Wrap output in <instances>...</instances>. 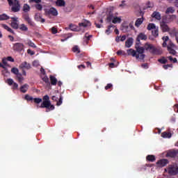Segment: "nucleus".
I'll return each instance as SVG.
<instances>
[{
	"label": "nucleus",
	"instance_id": "1a4fd4ad",
	"mask_svg": "<svg viewBox=\"0 0 178 178\" xmlns=\"http://www.w3.org/2000/svg\"><path fill=\"white\" fill-rule=\"evenodd\" d=\"M127 52L129 56H134L136 58V59H138V58H140V55L137 54V51L133 49H128Z\"/></svg>",
	"mask_w": 178,
	"mask_h": 178
},
{
	"label": "nucleus",
	"instance_id": "3c124183",
	"mask_svg": "<svg viewBox=\"0 0 178 178\" xmlns=\"http://www.w3.org/2000/svg\"><path fill=\"white\" fill-rule=\"evenodd\" d=\"M7 83H8V86H13V84L15 82L13 81V79H7Z\"/></svg>",
	"mask_w": 178,
	"mask_h": 178
},
{
	"label": "nucleus",
	"instance_id": "39448f33",
	"mask_svg": "<svg viewBox=\"0 0 178 178\" xmlns=\"http://www.w3.org/2000/svg\"><path fill=\"white\" fill-rule=\"evenodd\" d=\"M22 18L31 27H34L35 26V23H34V22H33L31 18H30V15H29V13H22Z\"/></svg>",
	"mask_w": 178,
	"mask_h": 178
},
{
	"label": "nucleus",
	"instance_id": "0eeeda50",
	"mask_svg": "<svg viewBox=\"0 0 178 178\" xmlns=\"http://www.w3.org/2000/svg\"><path fill=\"white\" fill-rule=\"evenodd\" d=\"M13 50L17 52H22V51H24V44L23 43L17 42L13 45Z\"/></svg>",
	"mask_w": 178,
	"mask_h": 178
},
{
	"label": "nucleus",
	"instance_id": "9b49d317",
	"mask_svg": "<svg viewBox=\"0 0 178 178\" xmlns=\"http://www.w3.org/2000/svg\"><path fill=\"white\" fill-rule=\"evenodd\" d=\"M11 27L17 30L19 29V24H17V17H11Z\"/></svg>",
	"mask_w": 178,
	"mask_h": 178
},
{
	"label": "nucleus",
	"instance_id": "bf43d9fd",
	"mask_svg": "<svg viewBox=\"0 0 178 178\" xmlns=\"http://www.w3.org/2000/svg\"><path fill=\"white\" fill-rule=\"evenodd\" d=\"M51 33H52V34H56V33H58V29L56 27H52Z\"/></svg>",
	"mask_w": 178,
	"mask_h": 178
},
{
	"label": "nucleus",
	"instance_id": "49530a36",
	"mask_svg": "<svg viewBox=\"0 0 178 178\" xmlns=\"http://www.w3.org/2000/svg\"><path fill=\"white\" fill-rule=\"evenodd\" d=\"M28 45L29 47H31V48H37V46H35V44H34V42H31V40L28 42Z\"/></svg>",
	"mask_w": 178,
	"mask_h": 178
},
{
	"label": "nucleus",
	"instance_id": "7ed1b4c3",
	"mask_svg": "<svg viewBox=\"0 0 178 178\" xmlns=\"http://www.w3.org/2000/svg\"><path fill=\"white\" fill-rule=\"evenodd\" d=\"M165 172H168V175L170 176H176L178 173L177 165H170L168 166V169H165Z\"/></svg>",
	"mask_w": 178,
	"mask_h": 178
},
{
	"label": "nucleus",
	"instance_id": "412c9836",
	"mask_svg": "<svg viewBox=\"0 0 178 178\" xmlns=\"http://www.w3.org/2000/svg\"><path fill=\"white\" fill-rule=\"evenodd\" d=\"M30 9H31V8L30 7V6L27 3H24L22 8V10L24 12V13H29V12H30Z\"/></svg>",
	"mask_w": 178,
	"mask_h": 178
},
{
	"label": "nucleus",
	"instance_id": "4d7b16f0",
	"mask_svg": "<svg viewBox=\"0 0 178 178\" xmlns=\"http://www.w3.org/2000/svg\"><path fill=\"white\" fill-rule=\"evenodd\" d=\"M134 24V22H131L129 25H128V27L129 29V31L130 30H134V26L133 25Z\"/></svg>",
	"mask_w": 178,
	"mask_h": 178
},
{
	"label": "nucleus",
	"instance_id": "680f3d73",
	"mask_svg": "<svg viewBox=\"0 0 178 178\" xmlns=\"http://www.w3.org/2000/svg\"><path fill=\"white\" fill-rule=\"evenodd\" d=\"M6 59L8 60V62H15V59L12 58V56H8Z\"/></svg>",
	"mask_w": 178,
	"mask_h": 178
},
{
	"label": "nucleus",
	"instance_id": "9d476101",
	"mask_svg": "<svg viewBox=\"0 0 178 178\" xmlns=\"http://www.w3.org/2000/svg\"><path fill=\"white\" fill-rule=\"evenodd\" d=\"M148 38V36H147V35H145V33H140L138 35L137 38H136V41L137 42H140V41L143 40V41H147Z\"/></svg>",
	"mask_w": 178,
	"mask_h": 178
},
{
	"label": "nucleus",
	"instance_id": "6e6552de",
	"mask_svg": "<svg viewBox=\"0 0 178 178\" xmlns=\"http://www.w3.org/2000/svg\"><path fill=\"white\" fill-rule=\"evenodd\" d=\"M19 67L22 70L26 69V70H30L31 69V64L24 61L19 65Z\"/></svg>",
	"mask_w": 178,
	"mask_h": 178
},
{
	"label": "nucleus",
	"instance_id": "c9c22d12",
	"mask_svg": "<svg viewBox=\"0 0 178 178\" xmlns=\"http://www.w3.org/2000/svg\"><path fill=\"white\" fill-rule=\"evenodd\" d=\"M158 62H159V63H161L162 65H165V63H168V59H166L165 57H162L161 58L158 60Z\"/></svg>",
	"mask_w": 178,
	"mask_h": 178
},
{
	"label": "nucleus",
	"instance_id": "f3484780",
	"mask_svg": "<svg viewBox=\"0 0 178 178\" xmlns=\"http://www.w3.org/2000/svg\"><path fill=\"white\" fill-rule=\"evenodd\" d=\"M152 17H153L154 19H156V20H161V19H162V16L161 15V13L156 11H154L152 14Z\"/></svg>",
	"mask_w": 178,
	"mask_h": 178
},
{
	"label": "nucleus",
	"instance_id": "4c0bfd02",
	"mask_svg": "<svg viewBox=\"0 0 178 178\" xmlns=\"http://www.w3.org/2000/svg\"><path fill=\"white\" fill-rule=\"evenodd\" d=\"M155 29H156V26H155L154 24L151 23L147 25V30H149V31L154 30Z\"/></svg>",
	"mask_w": 178,
	"mask_h": 178
},
{
	"label": "nucleus",
	"instance_id": "473e14b6",
	"mask_svg": "<svg viewBox=\"0 0 178 178\" xmlns=\"http://www.w3.org/2000/svg\"><path fill=\"white\" fill-rule=\"evenodd\" d=\"M19 30H21V31H29V28L27 27V26H26V24H22L19 26Z\"/></svg>",
	"mask_w": 178,
	"mask_h": 178
},
{
	"label": "nucleus",
	"instance_id": "2f4dec72",
	"mask_svg": "<svg viewBox=\"0 0 178 178\" xmlns=\"http://www.w3.org/2000/svg\"><path fill=\"white\" fill-rule=\"evenodd\" d=\"M122 22V18L119 17H114L113 19L112 23L116 24V23H120Z\"/></svg>",
	"mask_w": 178,
	"mask_h": 178
},
{
	"label": "nucleus",
	"instance_id": "20e7f679",
	"mask_svg": "<svg viewBox=\"0 0 178 178\" xmlns=\"http://www.w3.org/2000/svg\"><path fill=\"white\" fill-rule=\"evenodd\" d=\"M40 108H46V112H49L55 109V106L51 104V102L43 101Z\"/></svg>",
	"mask_w": 178,
	"mask_h": 178
},
{
	"label": "nucleus",
	"instance_id": "09e8293b",
	"mask_svg": "<svg viewBox=\"0 0 178 178\" xmlns=\"http://www.w3.org/2000/svg\"><path fill=\"white\" fill-rule=\"evenodd\" d=\"M47 73L45 72V70L43 67L40 68V76H45Z\"/></svg>",
	"mask_w": 178,
	"mask_h": 178
},
{
	"label": "nucleus",
	"instance_id": "ddd939ff",
	"mask_svg": "<svg viewBox=\"0 0 178 178\" xmlns=\"http://www.w3.org/2000/svg\"><path fill=\"white\" fill-rule=\"evenodd\" d=\"M121 30L123 31V33H129V31H130L129 24H127V22L122 23L121 26Z\"/></svg>",
	"mask_w": 178,
	"mask_h": 178
},
{
	"label": "nucleus",
	"instance_id": "8fccbe9b",
	"mask_svg": "<svg viewBox=\"0 0 178 178\" xmlns=\"http://www.w3.org/2000/svg\"><path fill=\"white\" fill-rule=\"evenodd\" d=\"M146 6L147 8H154V3H151V1H147Z\"/></svg>",
	"mask_w": 178,
	"mask_h": 178
},
{
	"label": "nucleus",
	"instance_id": "a211bd4d",
	"mask_svg": "<svg viewBox=\"0 0 178 178\" xmlns=\"http://www.w3.org/2000/svg\"><path fill=\"white\" fill-rule=\"evenodd\" d=\"M133 42H134L133 38H129L125 42V47H127V48H130V47L133 45Z\"/></svg>",
	"mask_w": 178,
	"mask_h": 178
},
{
	"label": "nucleus",
	"instance_id": "052dcab7",
	"mask_svg": "<svg viewBox=\"0 0 178 178\" xmlns=\"http://www.w3.org/2000/svg\"><path fill=\"white\" fill-rule=\"evenodd\" d=\"M31 2H35V3H41V0H29V3H31Z\"/></svg>",
	"mask_w": 178,
	"mask_h": 178
},
{
	"label": "nucleus",
	"instance_id": "4468645a",
	"mask_svg": "<svg viewBox=\"0 0 178 178\" xmlns=\"http://www.w3.org/2000/svg\"><path fill=\"white\" fill-rule=\"evenodd\" d=\"M47 15H52V16H56L58 15V10L56 8L52 7L47 11Z\"/></svg>",
	"mask_w": 178,
	"mask_h": 178
},
{
	"label": "nucleus",
	"instance_id": "2eb2a0df",
	"mask_svg": "<svg viewBox=\"0 0 178 178\" xmlns=\"http://www.w3.org/2000/svg\"><path fill=\"white\" fill-rule=\"evenodd\" d=\"M177 150H170L167 153V156H169L170 158H176L177 156Z\"/></svg>",
	"mask_w": 178,
	"mask_h": 178
},
{
	"label": "nucleus",
	"instance_id": "69168bd1",
	"mask_svg": "<svg viewBox=\"0 0 178 178\" xmlns=\"http://www.w3.org/2000/svg\"><path fill=\"white\" fill-rule=\"evenodd\" d=\"M17 87H19V85L17 83H13V90H16V88H17Z\"/></svg>",
	"mask_w": 178,
	"mask_h": 178
},
{
	"label": "nucleus",
	"instance_id": "f257e3e1",
	"mask_svg": "<svg viewBox=\"0 0 178 178\" xmlns=\"http://www.w3.org/2000/svg\"><path fill=\"white\" fill-rule=\"evenodd\" d=\"M8 2V5L11 6V10L14 13H16L17 12H20V1L19 0H7Z\"/></svg>",
	"mask_w": 178,
	"mask_h": 178
},
{
	"label": "nucleus",
	"instance_id": "79ce46f5",
	"mask_svg": "<svg viewBox=\"0 0 178 178\" xmlns=\"http://www.w3.org/2000/svg\"><path fill=\"white\" fill-rule=\"evenodd\" d=\"M72 51L74 52H76V54H80V49H79V46H74L73 48H72Z\"/></svg>",
	"mask_w": 178,
	"mask_h": 178
},
{
	"label": "nucleus",
	"instance_id": "f03ea898",
	"mask_svg": "<svg viewBox=\"0 0 178 178\" xmlns=\"http://www.w3.org/2000/svg\"><path fill=\"white\" fill-rule=\"evenodd\" d=\"M145 51H149L153 55H161V50L148 42L145 44Z\"/></svg>",
	"mask_w": 178,
	"mask_h": 178
},
{
	"label": "nucleus",
	"instance_id": "6ab92c4d",
	"mask_svg": "<svg viewBox=\"0 0 178 178\" xmlns=\"http://www.w3.org/2000/svg\"><path fill=\"white\" fill-rule=\"evenodd\" d=\"M173 47H175V44H172L170 46H168V51L170 55H176L177 52L176 50L173 49Z\"/></svg>",
	"mask_w": 178,
	"mask_h": 178
},
{
	"label": "nucleus",
	"instance_id": "cd10ccee",
	"mask_svg": "<svg viewBox=\"0 0 178 178\" xmlns=\"http://www.w3.org/2000/svg\"><path fill=\"white\" fill-rule=\"evenodd\" d=\"M146 159L147 161H149V162H155V161H156V159L154 155H147Z\"/></svg>",
	"mask_w": 178,
	"mask_h": 178
},
{
	"label": "nucleus",
	"instance_id": "dca6fc26",
	"mask_svg": "<svg viewBox=\"0 0 178 178\" xmlns=\"http://www.w3.org/2000/svg\"><path fill=\"white\" fill-rule=\"evenodd\" d=\"M160 26L163 33H167V31H169V26H168V24H166L164 22H161Z\"/></svg>",
	"mask_w": 178,
	"mask_h": 178
},
{
	"label": "nucleus",
	"instance_id": "f704fd0d",
	"mask_svg": "<svg viewBox=\"0 0 178 178\" xmlns=\"http://www.w3.org/2000/svg\"><path fill=\"white\" fill-rule=\"evenodd\" d=\"M166 15H169V13H175V8L173 7H169L165 10Z\"/></svg>",
	"mask_w": 178,
	"mask_h": 178
},
{
	"label": "nucleus",
	"instance_id": "a19ab883",
	"mask_svg": "<svg viewBox=\"0 0 178 178\" xmlns=\"http://www.w3.org/2000/svg\"><path fill=\"white\" fill-rule=\"evenodd\" d=\"M113 18H114L113 15H108V16L107 17L106 20H107V22H108V23H111V22H113Z\"/></svg>",
	"mask_w": 178,
	"mask_h": 178
},
{
	"label": "nucleus",
	"instance_id": "de8ad7c7",
	"mask_svg": "<svg viewBox=\"0 0 178 178\" xmlns=\"http://www.w3.org/2000/svg\"><path fill=\"white\" fill-rule=\"evenodd\" d=\"M163 69H165V70H168V69H169V67H173V65L172 64H167V65H163Z\"/></svg>",
	"mask_w": 178,
	"mask_h": 178
},
{
	"label": "nucleus",
	"instance_id": "603ef678",
	"mask_svg": "<svg viewBox=\"0 0 178 178\" xmlns=\"http://www.w3.org/2000/svg\"><path fill=\"white\" fill-rule=\"evenodd\" d=\"M35 19L36 22H40V20H41V15L36 14L35 15Z\"/></svg>",
	"mask_w": 178,
	"mask_h": 178
},
{
	"label": "nucleus",
	"instance_id": "4be33fe9",
	"mask_svg": "<svg viewBox=\"0 0 178 178\" xmlns=\"http://www.w3.org/2000/svg\"><path fill=\"white\" fill-rule=\"evenodd\" d=\"M49 79L51 86H56V83H58V79H56V78L52 75H50Z\"/></svg>",
	"mask_w": 178,
	"mask_h": 178
},
{
	"label": "nucleus",
	"instance_id": "a878e982",
	"mask_svg": "<svg viewBox=\"0 0 178 178\" xmlns=\"http://www.w3.org/2000/svg\"><path fill=\"white\" fill-rule=\"evenodd\" d=\"M152 34L154 38H156L159 35V31L158 28H156L154 29H152Z\"/></svg>",
	"mask_w": 178,
	"mask_h": 178
},
{
	"label": "nucleus",
	"instance_id": "ea45409f",
	"mask_svg": "<svg viewBox=\"0 0 178 178\" xmlns=\"http://www.w3.org/2000/svg\"><path fill=\"white\" fill-rule=\"evenodd\" d=\"M35 9L38 10H42V5L40 4V3H38L35 5Z\"/></svg>",
	"mask_w": 178,
	"mask_h": 178
},
{
	"label": "nucleus",
	"instance_id": "338daca9",
	"mask_svg": "<svg viewBox=\"0 0 178 178\" xmlns=\"http://www.w3.org/2000/svg\"><path fill=\"white\" fill-rule=\"evenodd\" d=\"M124 2H126V1H122V3L120 4V8H124V6H126V3H124Z\"/></svg>",
	"mask_w": 178,
	"mask_h": 178
},
{
	"label": "nucleus",
	"instance_id": "e433bc0d",
	"mask_svg": "<svg viewBox=\"0 0 178 178\" xmlns=\"http://www.w3.org/2000/svg\"><path fill=\"white\" fill-rule=\"evenodd\" d=\"M88 24H90V22L85 21L84 22L79 23V27H87V26H88Z\"/></svg>",
	"mask_w": 178,
	"mask_h": 178
},
{
	"label": "nucleus",
	"instance_id": "f8f14e48",
	"mask_svg": "<svg viewBox=\"0 0 178 178\" xmlns=\"http://www.w3.org/2000/svg\"><path fill=\"white\" fill-rule=\"evenodd\" d=\"M167 163H168V161L165 159H161L156 162L159 168H163Z\"/></svg>",
	"mask_w": 178,
	"mask_h": 178
},
{
	"label": "nucleus",
	"instance_id": "393cba45",
	"mask_svg": "<svg viewBox=\"0 0 178 178\" xmlns=\"http://www.w3.org/2000/svg\"><path fill=\"white\" fill-rule=\"evenodd\" d=\"M161 137H163V138H170L172 134L170 132L164 131L161 134Z\"/></svg>",
	"mask_w": 178,
	"mask_h": 178
},
{
	"label": "nucleus",
	"instance_id": "864d4df0",
	"mask_svg": "<svg viewBox=\"0 0 178 178\" xmlns=\"http://www.w3.org/2000/svg\"><path fill=\"white\" fill-rule=\"evenodd\" d=\"M2 62L4 66H9V64H8V60L6 58H3Z\"/></svg>",
	"mask_w": 178,
	"mask_h": 178
},
{
	"label": "nucleus",
	"instance_id": "13d9d810",
	"mask_svg": "<svg viewBox=\"0 0 178 178\" xmlns=\"http://www.w3.org/2000/svg\"><path fill=\"white\" fill-rule=\"evenodd\" d=\"M92 37V35H88V33L85 34V38H86L87 41H90V38Z\"/></svg>",
	"mask_w": 178,
	"mask_h": 178
},
{
	"label": "nucleus",
	"instance_id": "7c9ffc66",
	"mask_svg": "<svg viewBox=\"0 0 178 178\" xmlns=\"http://www.w3.org/2000/svg\"><path fill=\"white\" fill-rule=\"evenodd\" d=\"M10 17L6 14H2L0 15V22L2 20H9Z\"/></svg>",
	"mask_w": 178,
	"mask_h": 178
},
{
	"label": "nucleus",
	"instance_id": "c03bdc74",
	"mask_svg": "<svg viewBox=\"0 0 178 178\" xmlns=\"http://www.w3.org/2000/svg\"><path fill=\"white\" fill-rule=\"evenodd\" d=\"M33 102H35V104H40V103L42 102V99H41V98H33Z\"/></svg>",
	"mask_w": 178,
	"mask_h": 178
},
{
	"label": "nucleus",
	"instance_id": "72a5a7b5",
	"mask_svg": "<svg viewBox=\"0 0 178 178\" xmlns=\"http://www.w3.org/2000/svg\"><path fill=\"white\" fill-rule=\"evenodd\" d=\"M112 27H115V25H109L107 27V29L105 31L106 34H107V35H109V34H111V33H112V30H111V29H112Z\"/></svg>",
	"mask_w": 178,
	"mask_h": 178
},
{
	"label": "nucleus",
	"instance_id": "e2e57ef3",
	"mask_svg": "<svg viewBox=\"0 0 178 178\" xmlns=\"http://www.w3.org/2000/svg\"><path fill=\"white\" fill-rule=\"evenodd\" d=\"M141 67L143 69H148V63H143V64L141 65Z\"/></svg>",
	"mask_w": 178,
	"mask_h": 178
},
{
	"label": "nucleus",
	"instance_id": "423d86ee",
	"mask_svg": "<svg viewBox=\"0 0 178 178\" xmlns=\"http://www.w3.org/2000/svg\"><path fill=\"white\" fill-rule=\"evenodd\" d=\"M144 51H145V46L143 47H136V52L139 54L140 60H143L144 58H145V54H144Z\"/></svg>",
	"mask_w": 178,
	"mask_h": 178
},
{
	"label": "nucleus",
	"instance_id": "5fc2aeb1",
	"mask_svg": "<svg viewBox=\"0 0 178 178\" xmlns=\"http://www.w3.org/2000/svg\"><path fill=\"white\" fill-rule=\"evenodd\" d=\"M112 87H113V86L112 85V83H108V84L105 86V90H109V89L112 88Z\"/></svg>",
	"mask_w": 178,
	"mask_h": 178
},
{
	"label": "nucleus",
	"instance_id": "37998d69",
	"mask_svg": "<svg viewBox=\"0 0 178 178\" xmlns=\"http://www.w3.org/2000/svg\"><path fill=\"white\" fill-rule=\"evenodd\" d=\"M25 99L26 101H33L34 98L33 97L30 96L29 95H26Z\"/></svg>",
	"mask_w": 178,
	"mask_h": 178
},
{
	"label": "nucleus",
	"instance_id": "6e6d98bb",
	"mask_svg": "<svg viewBox=\"0 0 178 178\" xmlns=\"http://www.w3.org/2000/svg\"><path fill=\"white\" fill-rule=\"evenodd\" d=\"M43 101L51 102V100H49V96H48V95H44L43 97Z\"/></svg>",
	"mask_w": 178,
	"mask_h": 178
},
{
	"label": "nucleus",
	"instance_id": "c756f323",
	"mask_svg": "<svg viewBox=\"0 0 178 178\" xmlns=\"http://www.w3.org/2000/svg\"><path fill=\"white\" fill-rule=\"evenodd\" d=\"M16 76L19 83H23V80H24L23 75L21 73L18 72V74H17Z\"/></svg>",
	"mask_w": 178,
	"mask_h": 178
},
{
	"label": "nucleus",
	"instance_id": "774afa93",
	"mask_svg": "<svg viewBox=\"0 0 178 178\" xmlns=\"http://www.w3.org/2000/svg\"><path fill=\"white\" fill-rule=\"evenodd\" d=\"M163 40L165 42H166V41H169V36H163Z\"/></svg>",
	"mask_w": 178,
	"mask_h": 178
},
{
	"label": "nucleus",
	"instance_id": "aec40b11",
	"mask_svg": "<svg viewBox=\"0 0 178 178\" xmlns=\"http://www.w3.org/2000/svg\"><path fill=\"white\" fill-rule=\"evenodd\" d=\"M20 91L21 92H23L24 94H26L27 92V90H29V84L25 83L23 86L20 87Z\"/></svg>",
	"mask_w": 178,
	"mask_h": 178
},
{
	"label": "nucleus",
	"instance_id": "58836bf2",
	"mask_svg": "<svg viewBox=\"0 0 178 178\" xmlns=\"http://www.w3.org/2000/svg\"><path fill=\"white\" fill-rule=\"evenodd\" d=\"M63 97H62V95H60V98L58 101L57 100V103H56L57 106H60V105H62L63 104Z\"/></svg>",
	"mask_w": 178,
	"mask_h": 178
},
{
	"label": "nucleus",
	"instance_id": "b1692460",
	"mask_svg": "<svg viewBox=\"0 0 178 178\" xmlns=\"http://www.w3.org/2000/svg\"><path fill=\"white\" fill-rule=\"evenodd\" d=\"M143 22H144L143 17L141 18H138L135 22L136 27H140V26L143 24Z\"/></svg>",
	"mask_w": 178,
	"mask_h": 178
},
{
	"label": "nucleus",
	"instance_id": "bb28decb",
	"mask_svg": "<svg viewBox=\"0 0 178 178\" xmlns=\"http://www.w3.org/2000/svg\"><path fill=\"white\" fill-rule=\"evenodd\" d=\"M69 27H70V30H72V31H79V26H77L76 25L73 24H70L69 25Z\"/></svg>",
	"mask_w": 178,
	"mask_h": 178
},
{
	"label": "nucleus",
	"instance_id": "0e129e2a",
	"mask_svg": "<svg viewBox=\"0 0 178 178\" xmlns=\"http://www.w3.org/2000/svg\"><path fill=\"white\" fill-rule=\"evenodd\" d=\"M27 54H29V55H34V54H35L34 51H31V49H29L27 50Z\"/></svg>",
	"mask_w": 178,
	"mask_h": 178
},
{
	"label": "nucleus",
	"instance_id": "c85d7f7f",
	"mask_svg": "<svg viewBox=\"0 0 178 178\" xmlns=\"http://www.w3.org/2000/svg\"><path fill=\"white\" fill-rule=\"evenodd\" d=\"M40 77L46 84H49V79L47 75H40Z\"/></svg>",
	"mask_w": 178,
	"mask_h": 178
},
{
	"label": "nucleus",
	"instance_id": "5701e85b",
	"mask_svg": "<svg viewBox=\"0 0 178 178\" xmlns=\"http://www.w3.org/2000/svg\"><path fill=\"white\" fill-rule=\"evenodd\" d=\"M56 6H65L66 5V2L65 1V0H56Z\"/></svg>",
	"mask_w": 178,
	"mask_h": 178
},
{
	"label": "nucleus",
	"instance_id": "a18cd8bd",
	"mask_svg": "<svg viewBox=\"0 0 178 178\" xmlns=\"http://www.w3.org/2000/svg\"><path fill=\"white\" fill-rule=\"evenodd\" d=\"M11 72L13 73L14 74H18L19 69H17L16 67H13L11 69Z\"/></svg>",
	"mask_w": 178,
	"mask_h": 178
}]
</instances>
